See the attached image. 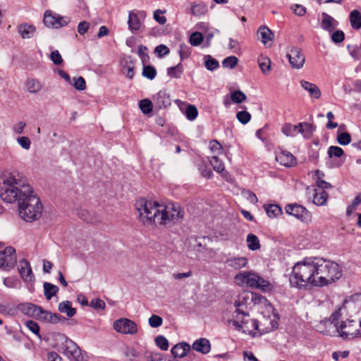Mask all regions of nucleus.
Segmentation results:
<instances>
[{
    "label": "nucleus",
    "instance_id": "33",
    "mask_svg": "<svg viewBox=\"0 0 361 361\" xmlns=\"http://www.w3.org/2000/svg\"><path fill=\"white\" fill-rule=\"evenodd\" d=\"M328 197L329 194L325 190L316 189L313 197V202L317 206H323L326 204Z\"/></svg>",
    "mask_w": 361,
    "mask_h": 361
},
{
    "label": "nucleus",
    "instance_id": "24",
    "mask_svg": "<svg viewBox=\"0 0 361 361\" xmlns=\"http://www.w3.org/2000/svg\"><path fill=\"white\" fill-rule=\"evenodd\" d=\"M318 331L324 335L332 336L338 334L339 336V326L332 324L326 320L320 324Z\"/></svg>",
    "mask_w": 361,
    "mask_h": 361
},
{
    "label": "nucleus",
    "instance_id": "60",
    "mask_svg": "<svg viewBox=\"0 0 361 361\" xmlns=\"http://www.w3.org/2000/svg\"><path fill=\"white\" fill-rule=\"evenodd\" d=\"M26 123L23 121H18L13 125L12 130L15 134L20 135L24 133V129Z\"/></svg>",
    "mask_w": 361,
    "mask_h": 361
},
{
    "label": "nucleus",
    "instance_id": "31",
    "mask_svg": "<svg viewBox=\"0 0 361 361\" xmlns=\"http://www.w3.org/2000/svg\"><path fill=\"white\" fill-rule=\"evenodd\" d=\"M299 125L301 126L299 128V133L302 134L305 139L310 138L316 130L315 126L310 123H300Z\"/></svg>",
    "mask_w": 361,
    "mask_h": 361
},
{
    "label": "nucleus",
    "instance_id": "50",
    "mask_svg": "<svg viewBox=\"0 0 361 361\" xmlns=\"http://www.w3.org/2000/svg\"><path fill=\"white\" fill-rule=\"evenodd\" d=\"M142 75L147 79L153 80L157 75V71L154 67L150 65L144 66Z\"/></svg>",
    "mask_w": 361,
    "mask_h": 361
},
{
    "label": "nucleus",
    "instance_id": "63",
    "mask_svg": "<svg viewBox=\"0 0 361 361\" xmlns=\"http://www.w3.org/2000/svg\"><path fill=\"white\" fill-rule=\"evenodd\" d=\"M49 58L55 65H61L63 63V59L58 50L51 51Z\"/></svg>",
    "mask_w": 361,
    "mask_h": 361
},
{
    "label": "nucleus",
    "instance_id": "61",
    "mask_svg": "<svg viewBox=\"0 0 361 361\" xmlns=\"http://www.w3.org/2000/svg\"><path fill=\"white\" fill-rule=\"evenodd\" d=\"M125 356L130 361H133L138 357L139 353L133 348L127 347L124 352Z\"/></svg>",
    "mask_w": 361,
    "mask_h": 361
},
{
    "label": "nucleus",
    "instance_id": "42",
    "mask_svg": "<svg viewBox=\"0 0 361 361\" xmlns=\"http://www.w3.org/2000/svg\"><path fill=\"white\" fill-rule=\"evenodd\" d=\"M259 66L263 73L266 74L270 71L271 61L269 58L261 56L258 58Z\"/></svg>",
    "mask_w": 361,
    "mask_h": 361
},
{
    "label": "nucleus",
    "instance_id": "18",
    "mask_svg": "<svg viewBox=\"0 0 361 361\" xmlns=\"http://www.w3.org/2000/svg\"><path fill=\"white\" fill-rule=\"evenodd\" d=\"M40 312L37 319L45 322L57 324L66 319L65 317H62L61 314L44 310L42 307Z\"/></svg>",
    "mask_w": 361,
    "mask_h": 361
},
{
    "label": "nucleus",
    "instance_id": "4",
    "mask_svg": "<svg viewBox=\"0 0 361 361\" xmlns=\"http://www.w3.org/2000/svg\"><path fill=\"white\" fill-rule=\"evenodd\" d=\"M17 204L18 214L22 220L32 222L41 217L43 205L39 198L33 192L30 193L25 198L20 199Z\"/></svg>",
    "mask_w": 361,
    "mask_h": 361
},
{
    "label": "nucleus",
    "instance_id": "53",
    "mask_svg": "<svg viewBox=\"0 0 361 361\" xmlns=\"http://www.w3.org/2000/svg\"><path fill=\"white\" fill-rule=\"evenodd\" d=\"M238 121L243 124H247L251 119V115L247 111H240L236 114Z\"/></svg>",
    "mask_w": 361,
    "mask_h": 361
},
{
    "label": "nucleus",
    "instance_id": "21",
    "mask_svg": "<svg viewBox=\"0 0 361 361\" xmlns=\"http://www.w3.org/2000/svg\"><path fill=\"white\" fill-rule=\"evenodd\" d=\"M225 263L228 267L238 270L245 267L248 263V259L245 257H230L226 259Z\"/></svg>",
    "mask_w": 361,
    "mask_h": 361
},
{
    "label": "nucleus",
    "instance_id": "35",
    "mask_svg": "<svg viewBox=\"0 0 361 361\" xmlns=\"http://www.w3.org/2000/svg\"><path fill=\"white\" fill-rule=\"evenodd\" d=\"M44 295L47 300H49L52 297H54L58 292L59 288L58 286L49 283L44 282Z\"/></svg>",
    "mask_w": 361,
    "mask_h": 361
},
{
    "label": "nucleus",
    "instance_id": "3",
    "mask_svg": "<svg viewBox=\"0 0 361 361\" xmlns=\"http://www.w3.org/2000/svg\"><path fill=\"white\" fill-rule=\"evenodd\" d=\"M26 178L18 171H6L0 176V197L6 203H18L32 193Z\"/></svg>",
    "mask_w": 361,
    "mask_h": 361
},
{
    "label": "nucleus",
    "instance_id": "15",
    "mask_svg": "<svg viewBox=\"0 0 361 361\" xmlns=\"http://www.w3.org/2000/svg\"><path fill=\"white\" fill-rule=\"evenodd\" d=\"M154 107L157 109H165L171 104L169 93L166 90H161L152 97Z\"/></svg>",
    "mask_w": 361,
    "mask_h": 361
},
{
    "label": "nucleus",
    "instance_id": "9",
    "mask_svg": "<svg viewBox=\"0 0 361 361\" xmlns=\"http://www.w3.org/2000/svg\"><path fill=\"white\" fill-rule=\"evenodd\" d=\"M43 22L47 27L58 29L67 25L71 22V19L51 11H46Z\"/></svg>",
    "mask_w": 361,
    "mask_h": 361
},
{
    "label": "nucleus",
    "instance_id": "13",
    "mask_svg": "<svg viewBox=\"0 0 361 361\" xmlns=\"http://www.w3.org/2000/svg\"><path fill=\"white\" fill-rule=\"evenodd\" d=\"M253 300V294L247 291H243L239 294L238 299L235 300L234 305L236 307L235 313L236 317L239 319V315L249 317V314L246 312L247 305L249 300Z\"/></svg>",
    "mask_w": 361,
    "mask_h": 361
},
{
    "label": "nucleus",
    "instance_id": "51",
    "mask_svg": "<svg viewBox=\"0 0 361 361\" xmlns=\"http://www.w3.org/2000/svg\"><path fill=\"white\" fill-rule=\"evenodd\" d=\"M238 62V59L235 56H230L225 58L222 61V66L226 68H233Z\"/></svg>",
    "mask_w": 361,
    "mask_h": 361
},
{
    "label": "nucleus",
    "instance_id": "23",
    "mask_svg": "<svg viewBox=\"0 0 361 361\" xmlns=\"http://www.w3.org/2000/svg\"><path fill=\"white\" fill-rule=\"evenodd\" d=\"M320 25L323 30L329 32H332L338 26V22L330 15L322 13Z\"/></svg>",
    "mask_w": 361,
    "mask_h": 361
},
{
    "label": "nucleus",
    "instance_id": "62",
    "mask_svg": "<svg viewBox=\"0 0 361 361\" xmlns=\"http://www.w3.org/2000/svg\"><path fill=\"white\" fill-rule=\"evenodd\" d=\"M345 39V34L342 30H336L331 35V40L336 43L342 42Z\"/></svg>",
    "mask_w": 361,
    "mask_h": 361
},
{
    "label": "nucleus",
    "instance_id": "57",
    "mask_svg": "<svg viewBox=\"0 0 361 361\" xmlns=\"http://www.w3.org/2000/svg\"><path fill=\"white\" fill-rule=\"evenodd\" d=\"M72 85L76 90L80 91L84 90L86 88V82L81 76L73 78V83H72Z\"/></svg>",
    "mask_w": 361,
    "mask_h": 361
},
{
    "label": "nucleus",
    "instance_id": "36",
    "mask_svg": "<svg viewBox=\"0 0 361 361\" xmlns=\"http://www.w3.org/2000/svg\"><path fill=\"white\" fill-rule=\"evenodd\" d=\"M246 243L249 250L255 251L260 248V243L258 237L252 233L247 235Z\"/></svg>",
    "mask_w": 361,
    "mask_h": 361
},
{
    "label": "nucleus",
    "instance_id": "48",
    "mask_svg": "<svg viewBox=\"0 0 361 361\" xmlns=\"http://www.w3.org/2000/svg\"><path fill=\"white\" fill-rule=\"evenodd\" d=\"M246 99V95L240 90H235L231 94V99L235 104H240L245 101Z\"/></svg>",
    "mask_w": 361,
    "mask_h": 361
},
{
    "label": "nucleus",
    "instance_id": "20",
    "mask_svg": "<svg viewBox=\"0 0 361 361\" xmlns=\"http://www.w3.org/2000/svg\"><path fill=\"white\" fill-rule=\"evenodd\" d=\"M257 36L258 39L267 47H270L272 45L274 34L267 27L261 26L257 30Z\"/></svg>",
    "mask_w": 361,
    "mask_h": 361
},
{
    "label": "nucleus",
    "instance_id": "64",
    "mask_svg": "<svg viewBox=\"0 0 361 361\" xmlns=\"http://www.w3.org/2000/svg\"><path fill=\"white\" fill-rule=\"evenodd\" d=\"M154 52L157 54L159 57H163L168 55L170 52L169 49L164 44H159L155 48Z\"/></svg>",
    "mask_w": 361,
    "mask_h": 361
},
{
    "label": "nucleus",
    "instance_id": "52",
    "mask_svg": "<svg viewBox=\"0 0 361 361\" xmlns=\"http://www.w3.org/2000/svg\"><path fill=\"white\" fill-rule=\"evenodd\" d=\"M178 53L180 55V61H182L190 56L191 48L185 44H182L180 45Z\"/></svg>",
    "mask_w": 361,
    "mask_h": 361
},
{
    "label": "nucleus",
    "instance_id": "45",
    "mask_svg": "<svg viewBox=\"0 0 361 361\" xmlns=\"http://www.w3.org/2000/svg\"><path fill=\"white\" fill-rule=\"evenodd\" d=\"M361 203V192L358 193L354 200H353L351 204L347 207L346 208V215L350 216L355 210L357 209L358 205Z\"/></svg>",
    "mask_w": 361,
    "mask_h": 361
},
{
    "label": "nucleus",
    "instance_id": "49",
    "mask_svg": "<svg viewBox=\"0 0 361 361\" xmlns=\"http://www.w3.org/2000/svg\"><path fill=\"white\" fill-rule=\"evenodd\" d=\"M185 115L188 120H195L198 115V111L197 107L194 105L188 104L185 111Z\"/></svg>",
    "mask_w": 361,
    "mask_h": 361
},
{
    "label": "nucleus",
    "instance_id": "19",
    "mask_svg": "<svg viewBox=\"0 0 361 361\" xmlns=\"http://www.w3.org/2000/svg\"><path fill=\"white\" fill-rule=\"evenodd\" d=\"M276 160L281 165L291 167L297 164L295 157L289 152L283 150L276 155Z\"/></svg>",
    "mask_w": 361,
    "mask_h": 361
},
{
    "label": "nucleus",
    "instance_id": "7",
    "mask_svg": "<svg viewBox=\"0 0 361 361\" xmlns=\"http://www.w3.org/2000/svg\"><path fill=\"white\" fill-rule=\"evenodd\" d=\"M239 319L228 320V323L237 331H242L245 334H249L252 337L259 336L262 334L259 330L258 322L256 319H245L247 316L239 315Z\"/></svg>",
    "mask_w": 361,
    "mask_h": 361
},
{
    "label": "nucleus",
    "instance_id": "6",
    "mask_svg": "<svg viewBox=\"0 0 361 361\" xmlns=\"http://www.w3.org/2000/svg\"><path fill=\"white\" fill-rule=\"evenodd\" d=\"M57 347L71 361H83V355L79 346L64 334H59L57 338Z\"/></svg>",
    "mask_w": 361,
    "mask_h": 361
},
{
    "label": "nucleus",
    "instance_id": "54",
    "mask_svg": "<svg viewBox=\"0 0 361 361\" xmlns=\"http://www.w3.org/2000/svg\"><path fill=\"white\" fill-rule=\"evenodd\" d=\"M344 151L342 148L338 146H331L328 149V154L329 157H341L343 155Z\"/></svg>",
    "mask_w": 361,
    "mask_h": 361
},
{
    "label": "nucleus",
    "instance_id": "29",
    "mask_svg": "<svg viewBox=\"0 0 361 361\" xmlns=\"http://www.w3.org/2000/svg\"><path fill=\"white\" fill-rule=\"evenodd\" d=\"M58 310L60 312L66 314L68 317H72L76 313V309L72 307V302L69 300L60 302Z\"/></svg>",
    "mask_w": 361,
    "mask_h": 361
},
{
    "label": "nucleus",
    "instance_id": "47",
    "mask_svg": "<svg viewBox=\"0 0 361 361\" xmlns=\"http://www.w3.org/2000/svg\"><path fill=\"white\" fill-rule=\"evenodd\" d=\"M207 11V8L204 4H194L191 7V13L195 16L204 15Z\"/></svg>",
    "mask_w": 361,
    "mask_h": 361
},
{
    "label": "nucleus",
    "instance_id": "37",
    "mask_svg": "<svg viewBox=\"0 0 361 361\" xmlns=\"http://www.w3.org/2000/svg\"><path fill=\"white\" fill-rule=\"evenodd\" d=\"M349 18L353 29L358 30L361 27V13L359 11L353 10L351 11Z\"/></svg>",
    "mask_w": 361,
    "mask_h": 361
},
{
    "label": "nucleus",
    "instance_id": "27",
    "mask_svg": "<svg viewBox=\"0 0 361 361\" xmlns=\"http://www.w3.org/2000/svg\"><path fill=\"white\" fill-rule=\"evenodd\" d=\"M35 31V27L28 23H23L18 26V32L23 39L32 37Z\"/></svg>",
    "mask_w": 361,
    "mask_h": 361
},
{
    "label": "nucleus",
    "instance_id": "26",
    "mask_svg": "<svg viewBox=\"0 0 361 361\" xmlns=\"http://www.w3.org/2000/svg\"><path fill=\"white\" fill-rule=\"evenodd\" d=\"M192 348L197 352L207 354L211 349L210 342L208 339L204 338L197 339L193 343Z\"/></svg>",
    "mask_w": 361,
    "mask_h": 361
},
{
    "label": "nucleus",
    "instance_id": "25",
    "mask_svg": "<svg viewBox=\"0 0 361 361\" xmlns=\"http://www.w3.org/2000/svg\"><path fill=\"white\" fill-rule=\"evenodd\" d=\"M300 85L302 87L309 93V95L311 97L316 99L321 97V91L319 87L315 84L302 80L300 81Z\"/></svg>",
    "mask_w": 361,
    "mask_h": 361
},
{
    "label": "nucleus",
    "instance_id": "2",
    "mask_svg": "<svg viewBox=\"0 0 361 361\" xmlns=\"http://www.w3.org/2000/svg\"><path fill=\"white\" fill-rule=\"evenodd\" d=\"M139 220L145 226H166L175 224L183 218L184 212L178 204H163L157 201L140 198L135 202Z\"/></svg>",
    "mask_w": 361,
    "mask_h": 361
},
{
    "label": "nucleus",
    "instance_id": "40",
    "mask_svg": "<svg viewBox=\"0 0 361 361\" xmlns=\"http://www.w3.org/2000/svg\"><path fill=\"white\" fill-rule=\"evenodd\" d=\"M154 106V104L153 100L151 101L148 99H144L140 100L139 102V107L144 114H148L151 113Z\"/></svg>",
    "mask_w": 361,
    "mask_h": 361
},
{
    "label": "nucleus",
    "instance_id": "55",
    "mask_svg": "<svg viewBox=\"0 0 361 361\" xmlns=\"http://www.w3.org/2000/svg\"><path fill=\"white\" fill-rule=\"evenodd\" d=\"M155 343L162 350H167L169 348V341L164 336L156 337Z\"/></svg>",
    "mask_w": 361,
    "mask_h": 361
},
{
    "label": "nucleus",
    "instance_id": "17",
    "mask_svg": "<svg viewBox=\"0 0 361 361\" xmlns=\"http://www.w3.org/2000/svg\"><path fill=\"white\" fill-rule=\"evenodd\" d=\"M18 272L25 282H30L35 279L30 262L25 259L20 262Z\"/></svg>",
    "mask_w": 361,
    "mask_h": 361
},
{
    "label": "nucleus",
    "instance_id": "10",
    "mask_svg": "<svg viewBox=\"0 0 361 361\" xmlns=\"http://www.w3.org/2000/svg\"><path fill=\"white\" fill-rule=\"evenodd\" d=\"M361 336V330L357 329L356 321L347 319L339 326V336L345 340H350Z\"/></svg>",
    "mask_w": 361,
    "mask_h": 361
},
{
    "label": "nucleus",
    "instance_id": "46",
    "mask_svg": "<svg viewBox=\"0 0 361 361\" xmlns=\"http://www.w3.org/2000/svg\"><path fill=\"white\" fill-rule=\"evenodd\" d=\"M204 40L203 35L200 32H192L189 38V42L192 46L197 47L199 46Z\"/></svg>",
    "mask_w": 361,
    "mask_h": 361
},
{
    "label": "nucleus",
    "instance_id": "5",
    "mask_svg": "<svg viewBox=\"0 0 361 361\" xmlns=\"http://www.w3.org/2000/svg\"><path fill=\"white\" fill-rule=\"evenodd\" d=\"M236 283L250 288H259L264 291L269 290L271 285L258 274L252 271H243L235 276Z\"/></svg>",
    "mask_w": 361,
    "mask_h": 361
},
{
    "label": "nucleus",
    "instance_id": "22",
    "mask_svg": "<svg viewBox=\"0 0 361 361\" xmlns=\"http://www.w3.org/2000/svg\"><path fill=\"white\" fill-rule=\"evenodd\" d=\"M18 310L27 316L37 318L39 312H41V307L32 303H23L18 305Z\"/></svg>",
    "mask_w": 361,
    "mask_h": 361
},
{
    "label": "nucleus",
    "instance_id": "56",
    "mask_svg": "<svg viewBox=\"0 0 361 361\" xmlns=\"http://www.w3.org/2000/svg\"><path fill=\"white\" fill-rule=\"evenodd\" d=\"M149 324L152 328H157L162 325L163 319L157 315L152 314L148 319Z\"/></svg>",
    "mask_w": 361,
    "mask_h": 361
},
{
    "label": "nucleus",
    "instance_id": "12",
    "mask_svg": "<svg viewBox=\"0 0 361 361\" xmlns=\"http://www.w3.org/2000/svg\"><path fill=\"white\" fill-rule=\"evenodd\" d=\"M113 328L116 331L123 334L135 335L137 332L136 323L127 318H121L114 321Z\"/></svg>",
    "mask_w": 361,
    "mask_h": 361
},
{
    "label": "nucleus",
    "instance_id": "32",
    "mask_svg": "<svg viewBox=\"0 0 361 361\" xmlns=\"http://www.w3.org/2000/svg\"><path fill=\"white\" fill-rule=\"evenodd\" d=\"M26 87L30 93L36 94L42 89L41 82L36 78H28L26 80Z\"/></svg>",
    "mask_w": 361,
    "mask_h": 361
},
{
    "label": "nucleus",
    "instance_id": "30",
    "mask_svg": "<svg viewBox=\"0 0 361 361\" xmlns=\"http://www.w3.org/2000/svg\"><path fill=\"white\" fill-rule=\"evenodd\" d=\"M79 216L84 221L90 224H95L99 221V216L96 213L87 209H82Z\"/></svg>",
    "mask_w": 361,
    "mask_h": 361
},
{
    "label": "nucleus",
    "instance_id": "28",
    "mask_svg": "<svg viewBox=\"0 0 361 361\" xmlns=\"http://www.w3.org/2000/svg\"><path fill=\"white\" fill-rule=\"evenodd\" d=\"M190 350V346L186 343H180L174 345L171 352L174 357H183Z\"/></svg>",
    "mask_w": 361,
    "mask_h": 361
},
{
    "label": "nucleus",
    "instance_id": "16",
    "mask_svg": "<svg viewBox=\"0 0 361 361\" xmlns=\"http://www.w3.org/2000/svg\"><path fill=\"white\" fill-rule=\"evenodd\" d=\"M146 17V13L143 11H139L137 13L134 11L128 13V28L132 32H135L141 28L142 23L140 19Z\"/></svg>",
    "mask_w": 361,
    "mask_h": 361
},
{
    "label": "nucleus",
    "instance_id": "44",
    "mask_svg": "<svg viewBox=\"0 0 361 361\" xmlns=\"http://www.w3.org/2000/svg\"><path fill=\"white\" fill-rule=\"evenodd\" d=\"M209 161L214 170L216 172L222 173L225 171V167L223 162L218 158L217 156H213Z\"/></svg>",
    "mask_w": 361,
    "mask_h": 361
},
{
    "label": "nucleus",
    "instance_id": "11",
    "mask_svg": "<svg viewBox=\"0 0 361 361\" xmlns=\"http://www.w3.org/2000/svg\"><path fill=\"white\" fill-rule=\"evenodd\" d=\"M284 209L286 214L297 218L304 223H309L312 220L311 213L300 204L296 203L288 204Z\"/></svg>",
    "mask_w": 361,
    "mask_h": 361
},
{
    "label": "nucleus",
    "instance_id": "39",
    "mask_svg": "<svg viewBox=\"0 0 361 361\" xmlns=\"http://www.w3.org/2000/svg\"><path fill=\"white\" fill-rule=\"evenodd\" d=\"M183 72V67L181 63L167 68V75L171 78H180Z\"/></svg>",
    "mask_w": 361,
    "mask_h": 361
},
{
    "label": "nucleus",
    "instance_id": "34",
    "mask_svg": "<svg viewBox=\"0 0 361 361\" xmlns=\"http://www.w3.org/2000/svg\"><path fill=\"white\" fill-rule=\"evenodd\" d=\"M300 125H293L290 123H285L281 128V132L287 137H295L299 133V128Z\"/></svg>",
    "mask_w": 361,
    "mask_h": 361
},
{
    "label": "nucleus",
    "instance_id": "58",
    "mask_svg": "<svg viewBox=\"0 0 361 361\" xmlns=\"http://www.w3.org/2000/svg\"><path fill=\"white\" fill-rule=\"evenodd\" d=\"M16 141L23 149L28 150L30 148L31 141L28 137H17Z\"/></svg>",
    "mask_w": 361,
    "mask_h": 361
},
{
    "label": "nucleus",
    "instance_id": "59",
    "mask_svg": "<svg viewBox=\"0 0 361 361\" xmlns=\"http://www.w3.org/2000/svg\"><path fill=\"white\" fill-rule=\"evenodd\" d=\"M351 141V137L348 133H341L337 136V142L341 145H347Z\"/></svg>",
    "mask_w": 361,
    "mask_h": 361
},
{
    "label": "nucleus",
    "instance_id": "1",
    "mask_svg": "<svg viewBox=\"0 0 361 361\" xmlns=\"http://www.w3.org/2000/svg\"><path fill=\"white\" fill-rule=\"evenodd\" d=\"M341 276L338 264L322 257H305L294 265L289 281L292 287L307 289L327 286Z\"/></svg>",
    "mask_w": 361,
    "mask_h": 361
},
{
    "label": "nucleus",
    "instance_id": "41",
    "mask_svg": "<svg viewBox=\"0 0 361 361\" xmlns=\"http://www.w3.org/2000/svg\"><path fill=\"white\" fill-rule=\"evenodd\" d=\"M264 209L267 215L271 218L277 217L282 214L281 208L277 204H269L264 206Z\"/></svg>",
    "mask_w": 361,
    "mask_h": 361
},
{
    "label": "nucleus",
    "instance_id": "43",
    "mask_svg": "<svg viewBox=\"0 0 361 361\" xmlns=\"http://www.w3.org/2000/svg\"><path fill=\"white\" fill-rule=\"evenodd\" d=\"M315 175L317 176L316 184L317 186L319 188L318 190H324V189L331 188L332 187L329 183L326 182L325 180L321 178V176H324V174L321 173L319 170H317L315 171Z\"/></svg>",
    "mask_w": 361,
    "mask_h": 361
},
{
    "label": "nucleus",
    "instance_id": "38",
    "mask_svg": "<svg viewBox=\"0 0 361 361\" xmlns=\"http://www.w3.org/2000/svg\"><path fill=\"white\" fill-rule=\"evenodd\" d=\"M203 59L205 68L210 71L217 69L219 66V61L210 55H205Z\"/></svg>",
    "mask_w": 361,
    "mask_h": 361
},
{
    "label": "nucleus",
    "instance_id": "14",
    "mask_svg": "<svg viewBox=\"0 0 361 361\" xmlns=\"http://www.w3.org/2000/svg\"><path fill=\"white\" fill-rule=\"evenodd\" d=\"M293 68L300 69L305 61L302 50L298 47H293L286 55Z\"/></svg>",
    "mask_w": 361,
    "mask_h": 361
},
{
    "label": "nucleus",
    "instance_id": "8",
    "mask_svg": "<svg viewBox=\"0 0 361 361\" xmlns=\"http://www.w3.org/2000/svg\"><path fill=\"white\" fill-rule=\"evenodd\" d=\"M17 264L16 249L12 246L6 247L4 250H0V269L10 271Z\"/></svg>",
    "mask_w": 361,
    "mask_h": 361
}]
</instances>
